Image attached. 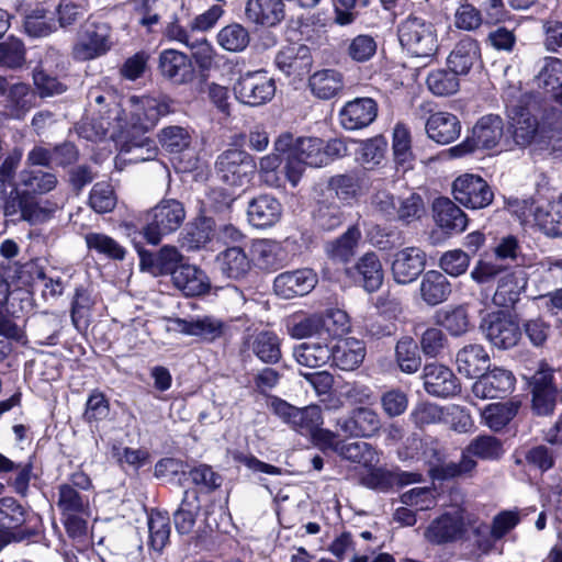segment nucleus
<instances>
[{
	"instance_id": "1",
	"label": "nucleus",
	"mask_w": 562,
	"mask_h": 562,
	"mask_svg": "<svg viewBox=\"0 0 562 562\" xmlns=\"http://www.w3.org/2000/svg\"><path fill=\"white\" fill-rule=\"evenodd\" d=\"M324 148L325 140L318 137L294 139L291 133H283L276 139L274 149L286 154L285 172L293 188L299 184L307 166L319 168L328 164V156Z\"/></svg>"
},
{
	"instance_id": "2",
	"label": "nucleus",
	"mask_w": 562,
	"mask_h": 562,
	"mask_svg": "<svg viewBox=\"0 0 562 562\" xmlns=\"http://www.w3.org/2000/svg\"><path fill=\"white\" fill-rule=\"evenodd\" d=\"M398 41L412 57L429 63L439 49L435 25L418 16H408L397 29Z\"/></svg>"
},
{
	"instance_id": "3",
	"label": "nucleus",
	"mask_w": 562,
	"mask_h": 562,
	"mask_svg": "<svg viewBox=\"0 0 562 562\" xmlns=\"http://www.w3.org/2000/svg\"><path fill=\"white\" fill-rule=\"evenodd\" d=\"M422 448L423 459L429 465V474L435 480L472 476L477 467V462L467 456H461L459 462H447V449L436 438H425Z\"/></svg>"
},
{
	"instance_id": "4",
	"label": "nucleus",
	"mask_w": 562,
	"mask_h": 562,
	"mask_svg": "<svg viewBox=\"0 0 562 562\" xmlns=\"http://www.w3.org/2000/svg\"><path fill=\"white\" fill-rule=\"evenodd\" d=\"M184 220L183 204L176 199H164L148 212L143 235L149 244L158 245L164 236L176 232Z\"/></svg>"
},
{
	"instance_id": "5",
	"label": "nucleus",
	"mask_w": 562,
	"mask_h": 562,
	"mask_svg": "<svg viewBox=\"0 0 562 562\" xmlns=\"http://www.w3.org/2000/svg\"><path fill=\"white\" fill-rule=\"evenodd\" d=\"M382 425L380 414L369 406H357L335 422L337 432L346 438L376 437L380 435Z\"/></svg>"
},
{
	"instance_id": "6",
	"label": "nucleus",
	"mask_w": 562,
	"mask_h": 562,
	"mask_svg": "<svg viewBox=\"0 0 562 562\" xmlns=\"http://www.w3.org/2000/svg\"><path fill=\"white\" fill-rule=\"evenodd\" d=\"M56 205L49 201H40L35 194L12 188L4 201L3 211L7 216H16L32 224L42 223L50 217Z\"/></svg>"
},
{
	"instance_id": "7",
	"label": "nucleus",
	"mask_w": 562,
	"mask_h": 562,
	"mask_svg": "<svg viewBox=\"0 0 562 562\" xmlns=\"http://www.w3.org/2000/svg\"><path fill=\"white\" fill-rule=\"evenodd\" d=\"M503 136V120L498 115H485L474 125L472 136L450 150L454 156H462L476 148L491 149L499 144Z\"/></svg>"
},
{
	"instance_id": "8",
	"label": "nucleus",
	"mask_w": 562,
	"mask_h": 562,
	"mask_svg": "<svg viewBox=\"0 0 562 562\" xmlns=\"http://www.w3.org/2000/svg\"><path fill=\"white\" fill-rule=\"evenodd\" d=\"M268 407L285 424L301 434H312L323 422L322 409L317 405L297 408L273 396L269 400Z\"/></svg>"
},
{
	"instance_id": "9",
	"label": "nucleus",
	"mask_w": 562,
	"mask_h": 562,
	"mask_svg": "<svg viewBox=\"0 0 562 562\" xmlns=\"http://www.w3.org/2000/svg\"><path fill=\"white\" fill-rule=\"evenodd\" d=\"M254 158L237 148L227 149L216 160V170L222 181L232 187H240L249 182L255 172Z\"/></svg>"
},
{
	"instance_id": "10",
	"label": "nucleus",
	"mask_w": 562,
	"mask_h": 562,
	"mask_svg": "<svg viewBox=\"0 0 562 562\" xmlns=\"http://www.w3.org/2000/svg\"><path fill=\"white\" fill-rule=\"evenodd\" d=\"M110 34V27L105 23H87L72 48L74 58L86 61L106 54L112 46Z\"/></svg>"
},
{
	"instance_id": "11",
	"label": "nucleus",
	"mask_w": 562,
	"mask_h": 562,
	"mask_svg": "<svg viewBox=\"0 0 562 562\" xmlns=\"http://www.w3.org/2000/svg\"><path fill=\"white\" fill-rule=\"evenodd\" d=\"M480 327L486 339L498 349L515 347L521 337L518 323L504 312L488 314Z\"/></svg>"
},
{
	"instance_id": "12",
	"label": "nucleus",
	"mask_w": 562,
	"mask_h": 562,
	"mask_svg": "<svg viewBox=\"0 0 562 562\" xmlns=\"http://www.w3.org/2000/svg\"><path fill=\"white\" fill-rule=\"evenodd\" d=\"M452 192L460 204L473 210L488 206L494 199L488 183L483 178L469 173L453 181Z\"/></svg>"
},
{
	"instance_id": "13",
	"label": "nucleus",
	"mask_w": 562,
	"mask_h": 562,
	"mask_svg": "<svg viewBox=\"0 0 562 562\" xmlns=\"http://www.w3.org/2000/svg\"><path fill=\"white\" fill-rule=\"evenodd\" d=\"M236 98L248 105H261L276 93L274 80L265 71L247 72L235 85Z\"/></svg>"
},
{
	"instance_id": "14",
	"label": "nucleus",
	"mask_w": 562,
	"mask_h": 562,
	"mask_svg": "<svg viewBox=\"0 0 562 562\" xmlns=\"http://www.w3.org/2000/svg\"><path fill=\"white\" fill-rule=\"evenodd\" d=\"M341 434L330 430H322L321 438L325 440L331 449L341 458L362 464L363 467H372L378 461V453L372 445L366 441L346 442L339 439Z\"/></svg>"
},
{
	"instance_id": "15",
	"label": "nucleus",
	"mask_w": 562,
	"mask_h": 562,
	"mask_svg": "<svg viewBox=\"0 0 562 562\" xmlns=\"http://www.w3.org/2000/svg\"><path fill=\"white\" fill-rule=\"evenodd\" d=\"M317 282V274L312 269H297L278 274L273 281V291L278 296L289 300L308 294Z\"/></svg>"
},
{
	"instance_id": "16",
	"label": "nucleus",
	"mask_w": 562,
	"mask_h": 562,
	"mask_svg": "<svg viewBox=\"0 0 562 562\" xmlns=\"http://www.w3.org/2000/svg\"><path fill=\"white\" fill-rule=\"evenodd\" d=\"M426 254L417 247H406L394 254L391 265L393 280L398 284L415 281L424 271Z\"/></svg>"
},
{
	"instance_id": "17",
	"label": "nucleus",
	"mask_w": 562,
	"mask_h": 562,
	"mask_svg": "<svg viewBox=\"0 0 562 562\" xmlns=\"http://www.w3.org/2000/svg\"><path fill=\"white\" fill-rule=\"evenodd\" d=\"M160 75L175 85H186L194 79V67L189 56L176 49H165L158 57Z\"/></svg>"
},
{
	"instance_id": "18",
	"label": "nucleus",
	"mask_w": 562,
	"mask_h": 562,
	"mask_svg": "<svg viewBox=\"0 0 562 562\" xmlns=\"http://www.w3.org/2000/svg\"><path fill=\"white\" fill-rule=\"evenodd\" d=\"M423 380L426 392L437 397L453 396L460 389L459 381L453 372L448 367L437 362L424 367Z\"/></svg>"
},
{
	"instance_id": "19",
	"label": "nucleus",
	"mask_w": 562,
	"mask_h": 562,
	"mask_svg": "<svg viewBox=\"0 0 562 562\" xmlns=\"http://www.w3.org/2000/svg\"><path fill=\"white\" fill-rule=\"evenodd\" d=\"M514 383L515 378L510 371L494 368L479 376L472 385V392L481 400L504 397L513 390Z\"/></svg>"
},
{
	"instance_id": "20",
	"label": "nucleus",
	"mask_w": 562,
	"mask_h": 562,
	"mask_svg": "<svg viewBox=\"0 0 562 562\" xmlns=\"http://www.w3.org/2000/svg\"><path fill=\"white\" fill-rule=\"evenodd\" d=\"M553 374L549 369L537 371L530 379L532 409L537 415L547 416L553 413L557 401V387Z\"/></svg>"
},
{
	"instance_id": "21",
	"label": "nucleus",
	"mask_w": 562,
	"mask_h": 562,
	"mask_svg": "<svg viewBox=\"0 0 562 562\" xmlns=\"http://www.w3.org/2000/svg\"><path fill=\"white\" fill-rule=\"evenodd\" d=\"M378 115V104L371 98H356L347 102L339 112L341 126L357 131L369 126Z\"/></svg>"
},
{
	"instance_id": "22",
	"label": "nucleus",
	"mask_w": 562,
	"mask_h": 562,
	"mask_svg": "<svg viewBox=\"0 0 562 562\" xmlns=\"http://www.w3.org/2000/svg\"><path fill=\"white\" fill-rule=\"evenodd\" d=\"M0 97L4 98V106L14 117H22L34 106L36 99L30 86L23 82H10L0 76Z\"/></svg>"
},
{
	"instance_id": "23",
	"label": "nucleus",
	"mask_w": 562,
	"mask_h": 562,
	"mask_svg": "<svg viewBox=\"0 0 562 562\" xmlns=\"http://www.w3.org/2000/svg\"><path fill=\"white\" fill-rule=\"evenodd\" d=\"M277 67L286 76L301 78L310 72L313 58L305 45H292L281 49L276 56Z\"/></svg>"
},
{
	"instance_id": "24",
	"label": "nucleus",
	"mask_w": 562,
	"mask_h": 562,
	"mask_svg": "<svg viewBox=\"0 0 562 562\" xmlns=\"http://www.w3.org/2000/svg\"><path fill=\"white\" fill-rule=\"evenodd\" d=\"M247 215L252 226L271 227L281 218L282 205L274 196L261 194L249 202Z\"/></svg>"
},
{
	"instance_id": "25",
	"label": "nucleus",
	"mask_w": 562,
	"mask_h": 562,
	"mask_svg": "<svg viewBox=\"0 0 562 562\" xmlns=\"http://www.w3.org/2000/svg\"><path fill=\"white\" fill-rule=\"evenodd\" d=\"M425 130L430 139L447 145L460 136L461 123L454 114L440 111L427 119Z\"/></svg>"
},
{
	"instance_id": "26",
	"label": "nucleus",
	"mask_w": 562,
	"mask_h": 562,
	"mask_svg": "<svg viewBox=\"0 0 562 562\" xmlns=\"http://www.w3.org/2000/svg\"><path fill=\"white\" fill-rule=\"evenodd\" d=\"M173 285L187 296H199L211 286L210 279L203 270L194 265H180L171 277Z\"/></svg>"
},
{
	"instance_id": "27",
	"label": "nucleus",
	"mask_w": 562,
	"mask_h": 562,
	"mask_svg": "<svg viewBox=\"0 0 562 562\" xmlns=\"http://www.w3.org/2000/svg\"><path fill=\"white\" fill-rule=\"evenodd\" d=\"M456 366L460 374L479 378L490 366V356L482 345L470 344L456 355Z\"/></svg>"
},
{
	"instance_id": "28",
	"label": "nucleus",
	"mask_w": 562,
	"mask_h": 562,
	"mask_svg": "<svg viewBox=\"0 0 562 562\" xmlns=\"http://www.w3.org/2000/svg\"><path fill=\"white\" fill-rule=\"evenodd\" d=\"M170 323L173 330L190 336H198L205 340H214L224 333L223 322L211 316L195 319L172 318Z\"/></svg>"
},
{
	"instance_id": "29",
	"label": "nucleus",
	"mask_w": 562,
	"mask_h": 562,
	"mask_svg": "<svg viewBox=\"0 0 562 562\" xmlns=\"http://www.w3.org/2000/svg\"><path fill=\"white\" fill-rule=\"evenodd\" d=\"M245 13L255 24L274 26L284 18V4L282 0H248Z\"/></svg>"
},
{
	"instance_id": "30",
	"label": "nucleus",
	"mask_w": 562,
	"mask_h": 562,
	"mask_svg": "<svg viewBox=\"0 0 562 562\" xmlns=\"http://www.w3.org/2000/svg\"><path fill=\"white\" fill-rule=\"evenodd\" d=\"M526 285L527 278L524 270H516L505 274L499 279L493 295L494 304L501 307H513L519 301V296Z\"/></svg>"
},
{
	"instance_id": "31",
	"label": "nucleus",
	"mask_w": 562,
	"mask_h": 562,
	"mask_svg": "<svg viewBox=\"0 0 562 562\" xmlns=\"http://www.w3.org/2000/svg\"><path fill=\"white\" fill-rule=\"evenodd\" d=\"M308 87L316 98L321 100L333 99L344 90V75L331 68L318 70L310 77Z\"/></svg>"
},
{
	"instance_id": "32",
	"label": "nucleus",
	"mask_w": 562,
	"mask_h": 562,
	"mask_svg": "<svg viewBox=\"0 0 562 562\" xmlns=\"http://www.w3.org/2000/svg\"><path fill=\"white\" fill-rule=\"evenodd\" d=\"M251 261L240 246L227 247L216 257L222 273L234 280H240L249 273Z\"/></svg>"
},
{
	"instance_id": "33",
	"label": "nucleus",
	"mask_w": 562,
	"mask_h": 562,
	"mask_svg": "<svg viewBox=\"0 0 562 562\" xmlns=\"http://www.w3.org/2000/svg\"><path fill=\"white\" fill-rule=\"evenodd\" d=\"M353 269L357 272V281L369 292L378 291L384 279V271L379 256L371 251L358 259Z\"/></svg>"
},
{
	"instance_id": "34",
	"label": "nucleus",
	"mask_w": 562,
	"mask_h": 562,
	"mask_svg": "<svg viewBox=\"0 0 562 562\" xmlns=\"http://www.w3.org/2000/svg\"><path fill=\"white\" fill-rule=\"evenodd\" d=\"M436 223L448 232H463L468 225L464 212L448 198H438L432 204Z\"/></svg>"
},
{
	"instance_id": "35",
	"label": "nucleus",
	"mask_w": 562,
	"mask_h": 562,
	"mask_svg": "<svg viewBox=\"0 0 562 562\" xmlns=\"http://www.w3.org/2000/svg\"><path fill=\"white\" fill-rule=\"evenodd\" d=\"M244 344L265 363H277L281 359L280 339L272 331L248 335Z\"/></svg>"
},
{
	"instance_id": "36",
	"label": "nucleus",
	"mask_w": 562,
	"mask_h": 562,
	"mask_svg": "<svg viewBox=\"0 0 562 562\" xmlns=\"http://www.w3.org/2000/svg\"><path fill=\"white\" fill-rule=\"evenodd\" d=\"M333 351V363L341 370L351 371L357 369L364 359L366 349L359 340L355 338H348L340 340L334 347H330Z\"/></svg>"
},
{
	"instance_id": "37",
	"label": "nucleus",
	"mask_w": 562,
	"mask_h": 562,
	"mask_svg": "<svg viewBox=\"0 0 562 562\" xmlns=\"http://www.w3.org/2000/svg\"><path fill=\"white\" fill-rule=\"evenodd\" d=\"M480 58L476 41L470 36L461 38L448 56L449 68L459 75H467Z\"/></svg>"
},
{
	"instance_id": "38",
	"label": "nucleus",
	"mask_w": 562,
	"mask_h": 562,
	"mask_svg": "<svg viewBox=\"0 0 562 562\" xmlns=\"http://www.w3.org/2000/svg\"><path fill=\"white\" fill-rule=\"evenodd\" d=\"M419 291L422 300L427 305L435 306L448 299L451 293V285L445 274L436 270H429L423 276Z\"/></svg>"
},
{
	"instance_id": "39",
	"label": "nucleus",
	"mask_w": 562,
	"mask_h": 562,
	"mask_svg": "<svg viewBox=\"0 0 562 562\" xmlns=\"http://www.w3.org/2000/svg\"><path fill=\"white\" fill-rule=\"evenodd\" d=\"M463 531V522L459 516L445 514L435 519L425 530V538L436 544L456 540Z\"/></svg>"
},
{
	"instance_id": "40",
	"label": "nucleus",
	"mask_w": 562,
	"mask_h": 562,
	"mask_svg": "<svg viewBox=\"0 0 562 562\" xmlns=\"http://www.w3.org/2000/svg\"><path fill=\"white\" fill-rule=\"evenodd\" d=\"M535 80L539 88L550 93L559 102L560 93H562V59L554 56L544 57Z\"/></svg>"
},
{
	"instance_id": "41",
	"label": "nucleus",
	"mask_w": 562,
	"mask_h": 562,
	"mask_svg": "<svg viewBox=\"0 0 562 562\" xmlns=\"http://www.w3.org/2000/svg\"><path fill=\"white\" fill-rule=\"evenodd\" d=\"M510 120L515 143L519 146L530 145L538 132L537 119L527 109L514 106Z\"/></svg>"
},
{
	"instance_id": "42",
	"label": "nucleus",
	"mask_w": 562,
	"mask_h": 562,
	"mask_svg": "<svg viewBox=\"0 0 562 562\" xmlns=\"http://www.w3.org/2000/svg\"><path fill=\"white\" fill-rule=\"evenodd\" d=\"M532 214L544 234L553 237L562 235V196L558 201L536 206Z\"/></svg>"
},
{
	"instance_id": "43",
	"label": "nucleus",
	"mask_w": 562,
	"mask_h": 562,
	"mask_svg": "<svg viewBox=\"0 0 562 562\" xmlns=\"http://www.w3.org/2000/svg\"><path fill=\"white\" fill-rule=\"evenodd\" d=\"M158 154L155 140L149 137L131 138L126 140L117 158L124 162L137 164L154 160Z\"/></svg>"
},
{
	"instance_id": "44",
	"label": "nucleus",
	"mask_w": 562,
	"mask_h": 562,
	"mask_svg": "<svg viewBox=\"0 0 562 562\" xmlns=\"http://www.w3.org/2000/svg\"><path fill=\"white\" fill-rule=\"evenodd\" d=\"M520 402L507 401L487 405L482 412L484 424L492 430L503 429L517 415Z\"/></svg>"
},
{
	"instance_id": "45",
	"label": "nucleus",
	"mask_w": 562,
	"mask_h": 562,
	"mask_svg": "<svg viewBox=\"0 0 562 562\" xmlns=\"http://www.w3.org/2000/svg\"><path fill=\"white\" fill-rule=\"evenodd\" d=\"M293 356L301 366L318 368L330 360L333 351L327 344L303 342L294 348Z\"/></svg>"
},
{
	"instance_id": "46",
	"label": "nucleus",
	"mask_w": 562,
	"mask_h": 562,
	"mask_svg": "<svg viewBox=\"0 0 562 562\" xmlns=\"http://www.w3.org/2000/svg\"><path fill=\"white\" fill-rule=\"evenodd\" d=\"M199 512L200 503L196 492L186 491L179 509L173 514L175 526L179 533L188 535L193 530Z\"/></svg>"
},
{
	"instance_id": "47",
	"label": "nucleus",
	"mask_w": 562,
	"mask_h": 562,
	"mask_svg": "<svg viewBox=\"0 0 562 562\" xmlns=\"http://www.w3.org/2000/svg\"><path fill=\"white\" fill-rule=\"evenodd\" d=\"M504 453L503 442L490 435L477 436L465 447L461 456L481 460H497Z\"/></svg>"
},
{
	"instance_id": "48",
	"label": "nucleus",
	"mask_w": 562,
	"mask_h": 562,
	"mask_svg": "<svg viewBox=\"0 0 562 562\" xmlns=\"http://www.w3.org/2000/svg\"><path fill=\"white\" fill-rule=\"evenodd\" d=\"M57 182L54 173L43 170L24 169L20 173L21 191L30 194L48 193L56 188Z\"/></svg>"
},
{
	"instance_id": "49",
	"label": "nucleus",
	"mask_w": 562,
	"mask_h": 562,
	"mask_svg": "<svg viewBox=\"0 0 562 562\" xmlns=\"http://www.w3.org/2000/svg\"><path fill=\"white\" fill-rule=\"evenodd\" d=\"M57 507L63 515L88 514L89 498L77 488L65 483L58 486Z\"/></svg>"
},
{
	"instance_id": "50",
	"label": "nucleus",
	"mask_w": 562,
	"mask_h": 562,
	"mask_svg": "<svg viewBox=\"0 0 562 562\" xmlns=\"http://www.w3.org/2000/svg\"><path fill=\"white\" fill-rule=\"evenodd\" d=\"M140 102L143 112L135 113L134 128L146 133L156 125L160 116L169 113V106L167 103L149 97L143 98Z\"/></svg>"
},
{
	"instance_id": "51",
	"label": "nucleus",
	"mask_w": 562,
	"mask_h": 562,
	"mask_svg": "<svg viewBox=\"0 0 562 562\" xmlns=\"http://www.w3.org/2000/svg\"><path fill=\"white\" fill-rule=\"evenodd\" d=\"M212 232V225L209 220L190 223L181 234L180 245L187 250H198L211 240Z\"/></svg>"
},
{
	"instance_id": "52",
	"label": "nucleus",
	"mask_w": 562,
	"mask_h": 562,
	"mask_svg": "<svg viewBox=\"0 0 562 562\" xmlns=\"http://www.w3.org/2000/svg\"><path fill=\"white\" fill-rule=\"evenodd\" d=\"M361 238V232L353 225L347 229L339 238L327 245V252L331 258L347 261L353 255Z\"/></svg>"
},
{
	"instance_id": "53",
	"label": "nucleus",
	"mask_w": 562,
	"mask_h": 562,
	"mask_svg": "<svg viewBox=\"0 0 562 562\" xmlns=\"http://www.w3.org/2000/svg\"><path fill=\"white\" fill-rule=\"evenodd\" d=\"M260 177L271 188H285L289 182L285 165L281 168L279 155L270 154L260 159Z\"/></svg>"
},
{
	"instance_id": "54",
	"label": "nucleus",
	"mask_w": 562,
	"mask_h": 562,
	"mask_svg": "<svg viewBox=\"0 0 562 562\" xmlns=\"http://www.w3.org/2000/svg\"><path fill=\"white\" fill-rule=\"evenodd\" d=\"M425 213L426 206L423 198L417 193H411L397 200L396 214L393 220L404 225H409L413 222L422 220Z\"/></svg>"
},
{
	"instance_id": "55",
	"label": "nucleus",
	"mask_w": 562,
	"mask_h": 562,
	"mask_svg": "<svg viewBox=\"0 0 562 562\" xmlns=\"http://www.w3.org/2000/svg\"><path fill=\"white\" fill-rule=\"evenodd\" d=\"M456 74L450 68L437 69L431 71L426 79L428 89L436 95L446 97L456 93L459 90L460 82Z\"/></svg>"
},
{
	"instance_id": "56",
	"label": "nucleus",
	"mask_w": 562,
	"mask_h": 562,
	"mask_svg": "<svg viewBox=\"0 0 562 562\" xmlns=\"http://www.w3.org/2000/svg\"><path fill=\"white\" fill-rule=\"evenodd\" d=\"M87 247L113 260H123L125 249L112 237L102 233H88L85 236Z\"/></svg>"
},
{
	"instance_id": "57",
	"label": "nucleus",
	"mask_w": 562,
	"mask_h": 562,
	"mask_svg": "<svg viewBox=\"0 0 562 562\" xmlns=\"http://www.w3.org/2000/svg\"><path fill=\"white\" fill-rule=\"evenodd\" d=\"M26 521L25 508L13 497L0 499V527L13 530Z\"/></svg>"
},
{
	"instance_id": "58",
	"label": "nucleus",
	"mask_w": 562,
	"mask_h": 562,
	"mask_svg": "<svg viewBox=\"0 0 562 562\" xmlns=\"http://www.w3.org/2000/svg\"><path fill=\"white\" fill-rule=\"evenodd\" d=\"M252 260L262 270L272 271L281 266V260L278 258V247L274 243L267 239H258L254 241Z\"/></svg>"
},
{
	"instance_id": "59",
	"label": "nucleus",
	"mask_w": 562,
	"mask_h": 562,
	"mask_svg": "<svg viewBox=\"0 0 562 562\" xmlns=\"http://www.w3.org/2000/svg\"><path fill=\"white\" fill-rule=\"evenodd\" d=\"M217 42L228 52H240L249 43V33L243 25L233 23L218 32Z\"/></svg>"
},
{
	"instance_id": "60",
	"label": "nucleus",
	"mask_w": 562,
	"mask_h": 562,
	"mask_svg": "<svg viewBox=\"0 0 562 562\" xmlns=\"http://www.w3.org/2000/svg\"><path fill=\"white\" fill-rule=\"evenodd\" d=\"M116 195L112 186L108 182H97L89 195V205L99 213L104 214L112 212L116 205Z\"/></svg>"
},
{
	"instance_id": "61",
	"label": "nucleus",
	"mask_w": 562,
	"mask_h": 562,
	"mask_svg": "<svg viewBox=\"0 0 562 562\" xmlns=\"http://www.w3.org/2000/svg\"><path fill=\"white\" fill-rule=\"evenodd\" d=\"M323 339L340 337L349 329V318L341 310H329L321 314Z\"/></svg>"
},
{
	"instance_id": "62",
	"label": "nucleus",
	"mask_w": 562,
	"mask_h": 562,
	"mask_svg": "<svg viewBox=\"0 0 562 562\" xmlns=\"http://www.w3.org/2000/svg\"><path fill=\"white\" fill-rule=\"evenodd\" d=\"M149 544L153 549L161 551L169 541L170 520L161 513H151L148 518Z\"/></svg>"
},
{
	"instance_id": "63",
	"label": "nucleus",
	"mask_w": 562,
	"mask_h": 562,
	"mask_svg": "<svg viewBox=\"0 0 562 562\" xmlns=\"http://www.w3.org/2000/svg\"><path fill=\"white\" fill-rule=\"evenodd\" d=\"M396 361L400 369L405 373H414L420 366V358L417 353V345L409 337H404L397 341Z\"/></svg>"
},
{
	"instance_id": "64",
	"label": "nucleus",
	"mask_w": 562,
	"mask_h": 562,
	"mask_svg": "<svg viewBox=\"0 0 562 562\" xmlns=\"http://www.w3.org/2000/svg\"><path fill=\"white\" fill-rule=\"evenodd\" d=\"M380 405L386 417L402 416L408 407V395L400 387L386 390L380 396Z\"/></svg>"
}]
</instances>
